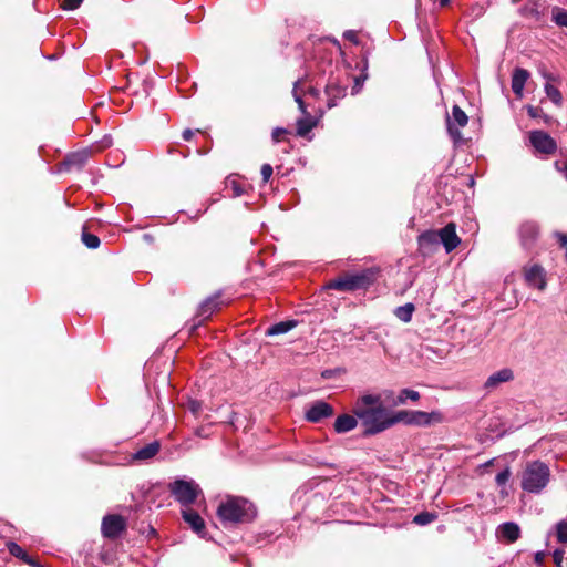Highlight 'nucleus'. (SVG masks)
I'll list each match as a JSON object with an SVG mask.
<instances>
[{"instance_id":"obj_5","label":"nucleus","mask_w":567,"mask_h":567,"mask_svg":"<svg viewBox=\"0 0 567 567\" xmlns=\"http://www.w3.org/2000/svg\"><path fill=\"white\" fill-rule=\"evenodd\" d=\"M373 281L371 270H364L358 274H349L343 277L331 280L328 287L331 289L352 291L368 287Z\"/></svg>"},{"instance_id":"obj_50","label":"nucleus","mask_w":567,"mask_h":567,"mask_svg":"<svg viewBox=\"0 0 567 567\" xmlns=\"http://www.w3.org/2000/svg\"><path fill=\"white\" fill-rule=\"evenodd\" d=\"M492 464H493V460H491V461L486 462V463L484 464V466H491Z\"/></svg>"},{"instance_id":"obj_3","label":"nucleus","mask_w":567,"mask_h":567,"mask_svg":"<svg viewBox=\"0 0 567 567\" xmlns=\"http://www.w3.org/2000/svg\"><path fill=\"white\" fill-rule=\"evenodd\" d=\"M550 478L549 467L539 461L530 462L522 472V488L528 493L542 492Z\"/></svg>"},{"instance_id":"obj_48","label":"nucleus","mask_w":567,"mask_h":567,"mask_svg":"<svg viewBox=\"0 0 567 567\" xmlns=\"http://www.w3.org/2000/svg\"><path fill=\"white\" fill-rule=\"evenodd\" d=\"M560 245L567 247V235H559Z\"/></svg>"},{"instance_id":"obj_43","label":"nucleus","mask_w":567,"mask_h":567,"mask_svg":"<svg viewBox=\"0 0 567 567\" xmlns=\"http://www.w3.org/2000/svg\"><path fill=\"white\" fill-rule=\"evenodd\" d=\"M189 409L194 414H196L200 410V404L196 401H192L189 403Z\"/></svg>"},{"instance_id":"obj_20","label":"nucleus","mask_w":567,"mask_h":567,"mask_svg":"<svg viewBox=\"0 0 567 567\" xmlns=\"http://www.w3.org/2000/svg\"><path fill=\"white\" fill-rule=\"evenodd\" d=\"M9 553L19 558L21 563L30 565L32 567H43L38 564L32 556H30L22 547L13 542L7 544Z\"/></svg>"},{"instance_id":"obj_28","label":"nucleus","mask_w":567,"mask_h":567,"mask_svg":"<svg viewBox=\"0 0 567 567\" xmlns=\"http://www.w3.org/2000/svg\"><path fill=\"white\" fill-rule=\"evenodd\" d=\"M82 241L83 244L91 249H95L100 246V238L93 234H89L86 231H83L82 234Z\"/></svg>"},{"instance_id":"obj_15","label":"nucleus","mask_w":567,"mask_h":567,"mask_svg":"<svg viewBox=\"0 0 567 567\" xmlns=\"http://www.w3.org/2000/svg\"><path fill=\"white\" fill-rule=\"evenodd\" d=\"M496 535L503 542L514 543L520 537V528L516 523H504L498 526Z\"/></svg>"},{"instance_id":"obj_17","label":"nucleus","mask_w":567,"mask_h":567,"mask_svg":"<svg viewBox=\"0 0 567 567\" xmlns=\"http://www.w3.org/2000/svg\"><path fill=\"white\" fill-rule=\"evenodd\" d=\"M440 244L441 240L439 231L429 230L419 236V245L424 252L434 251Z\"/></svg>"},{"instance_id":"obj_49","label":"nucleus","mask_w":567,"mask_h":567,"mask_svg":"<svg viewBox=\"0 0 567 567\" xmlns=\"http://www.w3.org/2000/svg\"><path fill=\"white\" fill-rule=\"evenodd\" d=\"M449 2H450V0H441V1H440V4H441L442 7H444V6H446Z\"/></svg>"},{"instance_id":"obj_42","label":"nucleus","mask_w":567,"mask_h":567,"mask_svg":"<svg viewBox=\"0 0 567 567\" xmlns=\"http://www.w3.org/2000/svg\"><path fill=\"white\" fill-rule=\"evenodd\" d=\"M539 109L538 107H535V106H527V113L530 117H537L538 114H539Z\"/></svg>"},{"instance_id":"obj_44","label":"nucleus","mask_w":567,"mask_h":567,"mask_svg":"<svg viewBox=\"0 0 567 567\" xmlns=\"http://www.w3.org/2000/svg\"><path fill=\"white\" fill-rule=\"evenodd\" d=\"M361 86H362V81L360 80V78H357L355 85L352 89V93L357 94L360 91Z\"/></svg>"},{"instance_id":"obj_13","label":"nucleus","mask_w":567,"mask_h":567,"mask_svg":"<svg viewBox=\"0 0 567 567\" xmlns=\"http://www.w3.org/2000/svg\"><path fill=\"white\" fill-rule=\"evenodd\" d=\"M441 244L444 246L446 252L454 250L461 243L454 224H447L439 230Z\"/></svg>"},{"instance_id":"obj_33","label":"nucleus","mask_w":567,"mask_h":567,"mask_svg":"<svg viewBox=\"0 0 567 567\" xmlns=\"http://www.w3.org/2000/svg\"><path fill=\"white\" fill-rule=\"evenodd\" d=\"M511 470L508 467H506L504 471H502L501 473H498L495 477V481L497 483L498 486H504L506 484V482L509 480L511 477Z\"/></svg>"},{"instance_id":"obj_11","label":"nucleus","mask_w":567,"mask_h":567,"mask_svg":"<svg viewBox=\"0 0 567 567\" xmlns=\"http://www.w3.org/2000/svg\"><path fill=\"white\" fill-rule=\"evenodd\" d=\"M518 235L522 246L529 249L534 246L539 236V227L536 221H523L518 228Z\"/></svg>"},{"instance_id":"obj_39","label":"nucleus","mask_w":567,"mask_h":567,"mask_svg":"<svg viewBox=\"0 0 567 567\" xmlns=\"http://www.w3.org/2000/svg\"><path fill=\"white\" fill-rule=\"evenodd\" d=\"M564 554H565V551L559 550V549L554 551L553 558H554V563L556 564L557 567H560V565L563 564Z\"/></svg>"},{"instance_id":"obj_36","label":"nucleus","mask_w":567,"mask_h":567,"mask_svg":"<svg viewBox=\"0 0 567 567\" xmlns=\"http://www.w3.org/2000/svg\"><path fill=\"white\" fill-rule=\"evenodd\" d=\"M83 0H63V9L74 10L80 7Z\"/></svg>"},{"instance_id":"obj_22","label":"nucleus","mask_w":567,"mask_h":567,"mask_svg":"<svg viewBox=\"0 0 567 567\" xmlns=\"http://www.w3.org/2000/svg\"><path fill=\"white\" fill-rule=\"evenodd\" d=\"M159 449L161 445L157 441L152 442L137 450L134 454V458L138 461L151 460L158 453Z\"/></svg>"},{"instance_id":"obj_37","label":"nucleus","mask_w":567,"mask_h":567,"mask_svg":"<svg viewBox=\"0 0 567 567\" xmlns=\"http://www.w3.org/2000/svg\"><path fill=\"white\" fill-rule=\"evenodd\" d=\"M540 74L546 80V83H558L559 82V78L554 75L553 73H549L545 70H542L540 71Z\"/></svg>"},{"instance_id":"obj_32","label":"nucleus","mask_w":567,"mask_h":567,"mask_svg":"<svg viewBox=\"0 0 567 567\" xmlns=\"http://www.w3.org/2000/svg\"><path fill=\"white\" fill-rule=\"evenodd\" d=\"M434 518L435 516L431 513H421L414 517V523L419 525H426L431 523Z\"/></svg>"},{"instance_id":"obj_41","label":"nucleus","mask_w":567,"mask_h":567,"mask_svg":"<svg viewBox=\"0 0 567 567\" xmlns=\"http://www.w3.org/2000/svg\"><path fill=\"white\" fill-rule=\"evenodd\" d=\"M545 553L544 551H537L534 556V560L537 565L544 564Z\"/></svg>"},{"instance_id":"obj_16","label":"nucleus","mask_w":567,"mask_h":567,"mask_svg":"<svg viewBox=\"0 0 567 567\" xmlns=\"http://www.w3.org/2000/svg\"><path fill=\"white\" fill-rule=\"evenodd\" d=\"M529 72L522 68H517L513 72L512 90L518 99H522L524 95V86L529 79Z\"/></svg>"},{"instance_id":"obj_24","label":"nucleus","mask_w":567,"mask_h":567,"mask_svg":"<svg viewBox=\"0 0 567 567\" xmlns=\"http://www.w3.org/2000/svg\"><path fill=\"white\" fill-rule=\"evenodd\" d=\"M219 297L214 296L208 299H206L200 305V315L205 318L209 317L215 310H217L220 307Z\"/></svg>"},{"instance_id":"obj_45","label":"nucleus","mask_w":567,"mask_h":567,"mask_svg":"<svg viewBox=\"0 0 567 567\" xmlns=\"http://www.w3.org/2000/svg\"><path fill=\"white\" fill-rule=\"evenodd\" d=\"M193 135H194V132L189 128H187L183 132V138L185 141H189L193 137Z\"/></svg>"},{"instance_id":"obj_8","label":"nucleus","mask_w":567,"mask_h":567,"mask_svg":"<svg viewBox=\"0 0 567 567\" xmlns=\"http://www.w3.org/2000/svg\"><path fill=\"white\" fill-rule=\"evenodd\" d=\"M468 122V117L465 112L457 105L452 109V116L447 117V131L454 141H460L462 135L460 132L461 127H465Z\"/></svg>"},{"instance_id":"obj_18","label":"nucleus","mask_w":567,"mask_h":567,"mask_svg":"<svg viewBox=\"0 0 567 567\" xmlns=\"http://www.w3.org/2000/svg\"><path fill=\"white\" fill-rule=\"evenodd\" d=\"M182 516L195 533L199 535L203 534V532L205 530V523L197 512H195L192 508H184L182 511Z\"/></svg>"},{"instance_id":"obj_6","label":"nucleus","mask_w":567,"mask_h":567,"mask_svg":"<svg viewBox=\"0 0 567 567\" xmlns=\"http://www.w3.org/2000/svg\"><path fill=\"white\" fill-rule=\"evenodd\" d=\"M442 421L443 416L437 411L431 413L423 411H400L395 413V423L403 422L405 424L413 425H430L433 423H440Z\"/></svg>"},{"instance_id":"obj_51","label":"nucleus","mask_w":567,"mask_h":567,"mask_svg":"<svg viewBox=\"0 0 567 567\" xmlns=\"http://www.w3.org/2000/svg\"><path fill=\"white\" fill-rule=\"evenodd\" d=\"M501 494H502L503 496H507V492H506L505 489H502V491H501Z\"/></svg>"},{"instance_id":"obj_1","label":"nucleus","mask_w":567,"mask_h":567,"mask_svg":"<svg viewBox=\"0 0 567 567\" xmlns=\"http://www.w3.org/2000/svg\"><path fill=\"white\" fill-rule=\"evenodd\" d=\"M352 412L364 426V433L369 435L380 433L395 424V414H390L380 395L360 396L354 402Z\"/></svg>"},{"instance_id":"obj_47","label":"nucleus","mask_w":567,"mask_h":567,"mask_svg":"<svg viewBox=\"0 0 567 567\" xmlns=\"http://www.w3.org/2000/svg\"><path fill=\"white\" fill-rule=\"evenodd\" d=\"M233 184H234V193H235V195L236 196L241 195L243 194V189L239 186H237L235 182H233Z\"/></svg>"},{"instance_id":"obj_10","label":"nucleus","mask_w":567,"mask_h":567,"mask_svg":"<svg viewBox=\"0 0 567 567\" xmlns=\"http://www.w3.org/2000/svg\"><path fill=\"white\" fill-rule=\"evenodd\" d=\"M126 528L125 519L120 515H107L102 522V533L107 538H116Z\"/></svg>"},{"instance_id":"obj_23","label":"nucleus","mask_w":567,"mask_h":567,"mask_svg":"<svg viewBox=\"0 0 567 567\" xmlns=\"http://www.w3.org/2000/svg\"><path fill=\"white\" fill-rule=\"evenodd\" d=\"M296 321L293 320H289V321H281V322H278L276 324H272L271 327H269L266 331V334L267 336H277V334H282V333H286L288 331H290L292 328L296 327Z\"/></svg>"},{"instance_id":"obj_30","label":"nucleus","mask_w":567,"mask_h":567,"mask_svg":"<svg viewBox=\"0 0 567 567\" xmlns=\"http://www.w3.org/2000/svg\"><path fill=\"white\" fill-rule=\"evenodd\" d=\"M406 399H410L412 401H417L420 399V394L417 391L404 389L401 391L398 401L400 403H404Z\"/></svg>"},{"instance_id":"obj_27","label":"nucleus","mask_w":567,"mask_h":567,"mask_svg":"<svg viewBox=\"0 0 567 567\" xmlns=\"http://www.w3.org/2000/svg\"><path fill=\"white\" fill-rule=\"evenodd\" d=\"M553 21L559 27L567 28V10L563 8H554Z\"/></svg>"},{"instance_id":"obj_9","label":"nucleus","mask_w":567,"mask_h":567,"mask_svg":"<svg viewBox=\"0 0 567 567\" xmlns=\"http://www.w3.org/2000/svg\"><path fill=\"white\" fill-rule=\"evenodd\" d=\"M525 281L529 287L536 288L540 291L545 290L547 286L546 272L539 265L526 266L524 268Z\"/></svg>"},{"instance_id":"obj_7","label":"nucleus","mask_w":567,"mask_h":567,"mask_svg":"<svg viewBox=\"0 0 567 567\" xmlns=\"http://www.w3.org/2000/svg\"><path fill=\"white\" fill-rule=\"evenodd\" d=\"M529 142L536 151L544 154H553L557 148L555 140L544 131L530 132Z\"/></svg>"},{"instance_id":"obj_21","label":"nucleus","mask_w":567,"mask_h":567,"mask_svg":"<svg viewBox=\"0 0 567 567\" xmlns=\"http://www.w3.org/2000/svg\"><path fill=\"white\" fill-rule=\"evenodd\" d=\"M359 419L353 414H342L334 421V430L337 433H347L353 430L358 424Z\"/></svg>"},{"instance_id":"obj_38","label":"nucleus","mask_w":567,"mask_h":567,"mask_svg":"<svg viewBox=\"0 0 567 567\" xmlns=\"http://www.w3.org/2000/svg\"><path fill=\"white\" fill-rule=\"evenodd\" d=\"M287 134V131L285 128H281V127H276L274 131H272V140L278 143L282 140L284 135Z\"/></svg>"},{"instance_id":"obj_31","label":"nucleus","mask_w":567,"mask_h":567,"mask_svg":"<svg viewBox=\"0 0 567 567\" xmlns=\"http://www.w3.org/2000/svg\"><path fill=\"white\" fill-rule=\"evenodd\" d=\"M312 130V124L307 120H299L297 123V133L300 136L307 135Z\"/></svg>"},{"instance_id":"obj_29","label":"nucleus","mask_w":567,"mask_h":567,"mask_svg":"<svg viewBox=\"0 0 567 567\" xmlns=\"http://www.w3.org/2000/svg\"><path fill=\"white\" fill-rule=\"evenodd\" d=\"M556 536L558 542L567 543V520H560L556 524Z\"/></svg>"},{"instance_id":"obj_2","label":"nucleus","mask_w":567,"mask_h":567,"mask_svg":"<svg viewBox=\"0 0 567 567\" xmlns=\"http://www.w3.org/2000/svg\"><path fill=\"white\" fill-rule=\"evenodd\" d=\"M256 508L251 502L243 497L229 496L217 508L219 520L227 525L245 524L256 517Z\"/></svg>"},{"instance_id":"obj_4","label":"nucleus","mask_w":567,"mask_h":567,"mask_svg":"<svg viewBox=\"0 0 567 567\" xmlns=\"http://www.w3.org/2000/svg\"><path fill=\"white\" fill-rule=\"evenodd\" d=\"M171 494L183 506L187 507L196 502L202 495V489L193 480H176L168 486Z\"/></svg>"},{"instance_id":"obj_19","label":"nucleus","mask_w":567,"mask_h":567,"mask_svg":"<svg viewBox=\"0 0 567 567\" xmlns=\"http://www.w3.org/2000/svg\"><path fill=\"white\" fill-rule=\"evenodd\" d=\"M347 87L340 85L336 81H330L326 86V94L328 96V107H333L337 101L346 96Z\"/></svg>"},{"instance_id":"obj_46","label":"nucleus","mask_w":567,"mask_h":567,"mask_svg":"<svg viewBox=\"0 0 567 567\" xmlns=\"http://www.w3.org/2000/svg\"><path fill=\"white\" fill-rule=\"evenodd\" d=\"M344 38L354 42L355 41V33L353 31H347L344 33Z\"/></svg>"},{"instance_id":"obj_12","label":"nucleus","mask_w":567,"mask_h":567,"mask_svg":"<svg viewBox=\"0 0 567 567\" xmlns=\"http://www.w3.org/2000/svg\"><path fill=\"white\" fill-rule=\"evenodd\" d=\"M333 414V409L330 404L323 401H317L306 412V417L310 422H320L322 419L329 417Z\"/></svg>"},{"instance_id":"obj_25","label":"nucleus","mask_w":567,"mask_h":567,"mask_svg":"<svg viewBox=\"0 0 567 567\" xmlns=\"http://www.w3.org/2000/svg\"><path fill=\"white\" fill-rule=\"evenodd\" d=\"M545 93L547 97L556 105H563V95L560 91L551 83H545L544 85Z\"/></svg>"},{"instance_id":"obj_14","label":"nucleus","mask_w":567,"mask_h":567,"mask_svg":"<svg viewBox=\"0 0 567 567\" xmlns=\"http://www.w3.org/2000/svg\"><path fill=\"white\" fill-rule=\"evenodd\" d=\"M514 379V372L509 368L501 369L492 373L484 383L486 390H493L499 386L502 383L509 382Z\"/></svg>"},{"instance_id":"obj_34","label":"nucleus","mask_w":567,"mask_h":567,"mask_svg":"<svg viewBox=\"0 0 567 567\" xmlns=\"http://www.w3.org/2000/svg\"><path fill=\"white\" fill-rule=\"evenodd\" d=\"M554 168L560 173L567 181V159L566 161H555Z\"/></svg>"},{"instance_id":"obj_35","label":"nucleus","mask_w":567,"mask_h":567,"mask_svg":"<svg viewBox=\"0 0 567 567\" xmlns=\"http://www.w3.org/2000/svg\"><path fill=\"white\" fill-rule=\"evenodd\" d=\"M271 175H272V167H271V165L264 164L262 167H261L262 181L265 183H267L270 179Z\"/></svg>"},{"instance_id":"obj_40","label":"nucleus","mask_w":567,"mask_h":567,"mask_svg":"<svg viewBox=\"0 0 567 567\" xmlns=\"http://www.w3.org/2000/svg\"><path fill=\"white\" fill-rule=\"evenodd\" d=\"M297 85L298 83L295 84V87H293V96H295V101L298 103L299 105V109L301 110V112H306L305 110V103L302 101V99L300 97V95L297 93Z\"/></svg>"},{"instance_id":"obj_26","label":"nucleus","mask_w":567,"mask_h":567,"mask_svg":"<svg viewBox=\"0 0 567 567\" xmlns=\"http://www.w3.org/2000/svg\"><path fill=\"white\" fill-rule=\"evenodd\" d=\"M414 311L413 303H406L402 307L396 308L395 316L403 322L411 321L412 313Z\"/></svg>"}]
</instances>
